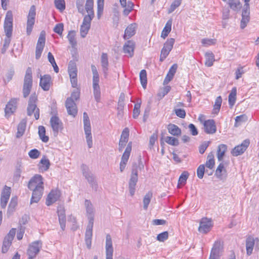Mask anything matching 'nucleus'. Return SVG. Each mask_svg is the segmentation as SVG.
I'll use <instances>...</instances> for the list:
<instances>
[{
  "mask_svg": "<svg viewBox=\"0 0 259 259\" xmlns=\"http://www.w3.org/2000/svg\"><path fill=\"white\" fill-rule=\"evenodd\" d=\"M91 69L93 74V88L94 95L96 101L99 102L101 97L100 87L99 85V75L96 67L94 65H91Z\"/></svg>",
  "mask_w": 259,
  "mask_h": 259,
  "instance_id": "nucleus-1",
  "label": "nucleus"
},
{
  "mask_svg": "<svg viewBox=\"0 0 259 259\" xmlns=\"http://www.w3.org/2000/svg\"><path fill=\"white\" fill-rule=\"evenodd\" d=\"M37 100V97L35 93L32 94L28 101V104L27 109V113L28 116H31L34 113V116L35 119L37 120L39 118V109L37 108L36 102Z\"/></svg>",
  "mask_w": 259,
  "mask_h": 259,
  "instance_id": "nucleus-2",
  "label": "nucleus"
},
{
  "mask_svg": "<svg viewBox=\"0 0 259 259\" xmlns=\"http://www.w3.org/2000/svg\"><path fill=\"white\" fill-rule=\"evenodd\" d=\"M32 85V70L28 67L24 79L23 94L24 98H26L29 94Z\"/></svg>",
  "mask_w": 259,
  "mask_h": 259,
  "instance_id": "nucleus-3",
  "label": "nucleus"
},
{
  "mask_svg": "<svg viewBox=\"0 0 259 259\" xmlns=\"http://www.w3.org/2000/svg\"><path fill=\"white\" fill-rule=\"evenodd\" d=\"M84 130L85 138L88 147L91 148L93 145L92 137L91 134V127L89 117L87 113L84 112L83 114Z\"/></svg>",
  "mask_w": 259,
  "mask_h": 259,
  "instance_id": "nucleus-4",
  "label": "nucleus"
},
{
  "mask_svg": "<svg viewBox=\"0 0 259 259\" xmlns=\"http://www.w3.org/2000/svg\"><path fill=\"white\" fill-rule=\"evenodd\" d=\"M42 244L40 240L34 241L29 244L27 250V254L29 258L34 259L36 257L42 247Z\"/></svg>",
  "mask_w": 259,
  "mask_h": 259,
  "instance_id": "nucleus-5",
  "label": "nucleus"
},
{
  "mask_svg": "<svg viewBox=\"0 0 259 259\" xmlns=\"http://www.w3.org/2000/svg\"><path fill=\"white\" fill-rule=\"evenodd\" d=\"M250 0H244L245 4L242 13V19L240 23V28L244 29L250 20V9L249 2Z\"/></svg>",
  "mask_w": 259,
  "mask_h": 259,
  "instance_id": "nucleus-6",
  "label": "nucleus"
},
{
  "mask_svg": "<svg viewBox=\"0 0 259 259\" xmlns=\"http://www.w3.org/2000/svg\"><path fill=\"white\" fill-rule=\"evenodd\" d=\"M175 40L173 38H169L164 44L163 47L161 51L160 61L162 62L168 55L173 48Z\"/></svg>",
  "mask_w": 259,
  "mask_h": 259,
  "instance_id": "nucleus-7",
  "label": "nucleus"
},
{
  "mask_svg": "<svg viewBox=\"0 0 259 259\" xmlns=\"http://www.w3.org/2000/svg\"><path fill=\"white\" fill-rule=\"evenodd\" d=\"M4 30L6 36L11 37L13 30V15L11 11H8L5 22Z\"/></svg>",
  "mask_w": 259,
  "mask_h": 259,
  "instance_id": "nucleus-8",
  "label": "nucleus"
},
{
  "mask_svg": "<svg viewBox=\"0 0 259 259\" xmlns=\"http://www.w3.org/2000/svg\"><path fill=\"white\" fill-rule=\"evenodd\" d=\"M36 15L35 7L34 5L30 7L27 16L26 32L28 35H30L35 22Z\"/></svg>",
  "mask_w": 259,
  "mask_h": 259,
  "instance_id": "nucleus-9",
  "label": "nucleus"
},
{
  "mask_svg": "<svg viewBox=\"0 0 259 259\" xmlns=\"http://www.w3.org/2000/svg\"><path fill=\"white\" fill-rule=\"evenodd\" d=\"M81 169L83 175L85 177L88 182L91 184L92 188L97 191L98 189V185L95 180L93 175L90 171L89 167L86 165L82 164L81 165Z\"/></svg>",
  "mask_w": 259,
  "mask_h": 259,
  "instance_id": "nucleus-10",
  "label": "nucleus"
},
{
  "mask_svg": "<svg viewBox=\"0 0 259 259\" xmlns=\"http://www.w3.org/2000/svg\"><path fill=\"white\" fill-rule=\"evenodd\" d=\"M45 32L42 31L40 32L36 47L35 58L37 60L40 58L45 45Z\"/></svg>",
  "mask_w": 259,
  "mask_h": 259,
  "instance_id": "nucleus-11",
  "label": "nucleus"
},
{
  "mask_svg": "<svg viewBox=\"0 0 259 259\" xmlns=\"http://www.w3.org/2000/svg\"><path fill=\"white\" fill-rule=\"evenodd\" d=\"M138 170L137 168L132 169L131 178L128 182V189L130 195L133 196L135 194L136 186L138 182Z\"/></svg>",
  "mask_w": 259,
  "mask_h": 259,
  "instance_id": "nucleus-12",
  "label": "nucleus"
},
{
  "mask_svg": "<svg viewBox=\"0 0 259 259\" xmlns=\"http://www.w3.org/2000/svg\"><path fill=\"white\" fill-rule=\"evenodd\" d=\"M132 148V142H130L128 143L127 146L126 147L125 150L121 157V160L120 163V170L121 172H122L125 169V166L131 154Z\"/></svg>",
  "mask_w": 259,
  "mask_h": 259,
  "instance_id": "nucleus-13",
  "label": "nucleus"
},
{
  "mask_svg": "<svg viewBox=\"0 0 259 259\" xmlns=\"http://www.w3.org/2000/svg\"><path fill=\"white\" fill-rule=\"evenodd\" d=\"M28 187L29 189H34L38 187H44L43 178L41 175H35L29 181Z\"/></svg>",
  "mask_w": 259,
  "mask_h": 259,
  "instance_id": "nucleus-14",
  "label": "nucleus"
},
{
  "mask_svg": "<svg viewBox=\"0 0 259 259\" xmlns=\"http://www.w3.org/2000/svg\"><path fill=\"white\" fill-rule=\"evenodd\" d=\"M50 123L53 129L54 134L57 136L58 132L63 128V123L59 118L56 116H53L50 119Z\"/></svg>",
  "mask_w": 259,
  "mask_h": 259,
  "instance_id": "nucleus-15",
  "label": "nucleus"
},
{
  "mask_svg": "<svg viewBox=\"0 0 259 259\" xmlns=\"http://www.w3.org/2000/svg\"><path fill=\"white\" fill-rule=\"evenodd\" d=\"M106 259H113V247L112 238L110 234L106 236Z\"/></svg>",
  "mask_w": 259,
  "mask_h": 259,
  "instance_id": "nucleus-16",
  "label": "nucleus"
},
{
  "mask_svg": "<svg viewBox=\"0 0 259 259\" xmlns=\"http://www.w3.org/2000/svg\"><path fill=\"white\" fill-rule=\"evenodd\" d=\"M212 227V223L210 219L203 218L200 221L198 230L200 232L206 234L210 230Z\"/></svg>",
  "mask_w": 259,
  "mask_h": 259,
  "instance_id": "nucleus-17",
  "label": "nucleus"
},
{
  "mask_svg": "<svg viewBox=\"0 0 259 259\" xmlns=\"http://www.w3.org/2000/svg\"><path fill=\"white\" fill-rule=\"evenodd\" d=\"M11 191V188L7 186H5L2 191L1 197V206L2 208H5L7 206L10 197Z\"/></svg>",
  "mask_w": 259,
  "mask_h": 259,
  "instance_id": "nucleus-18",
  "label": "nucleus"
},
{
  "mask_svg": "<svg viewBox=\"0 0 259 259\" xmlns=\"http://www.w3.org/2000/svg\"><path fill=\"white\" fill-rule=\"evenodd\" d=\"M61 196L60 191L58 190H52L48 195L46 204L47 206H50L58 200Z\"/></svg>",
  "mask_w": 259,
  "mask_h": 259,
  "instance_id": "nucleus-19",
  "label": "nucleus"
},
{
  "mask_svg": "<svg viewBox=\"0 0 259 259\" xmlns=\"http://www.w3.org/2000/svg\"><path fill=\"white\" fill-rule=\"evenodd\" d=\"M222 250L223 246L221 242H215L211 249L209 259H219Z\"/></svg>",
  "mask_w": 259,
  "mask_h": 259,
  "instance_id": "nucleus-20",
  "label": "nucleus"
},
{
  "mask_svg": "<svg viewBox=\"0 0 259 259\" xmlns=\"http://www.w3.org/2000/svg\"><path fill=\"white\" fill-rule=\"evenodd\" d=\"M57 213L59 218V222L61 229L64 231L66 227V214L64 207L62 205H59L57 208Z\"/></svg>",
  "mask_w": 259,
  "mask_h": 259,
  "instance_id": "nucleus-21",
  "label": "nucleus"
},
{
  "mask_svg": "<svg viewBox=\"0 0 259 259\" xmlns=\"http://www.w3.org/2000/svg\"><path fill=\"white\" fill-rule=\"evenodd\" d=\"M249 140H244L241 144L236 146L232 151V154L234 156H237L243 153L249 145Z\"/></svg>",
  "mask_w": 259,
  "mask_h": 259,
  "instance_id": "nucleus-22",
  "label": "nucleus"
},
{
  "mask_svg": "<svg viewBox=\"0 0 259 259\" xmlns=\"http://www.w3.org/2000/svg\"><path fill=\"white\" fill-rule=\"evenodd\" d=\"M65 106L68 114L75 117L77 113L76 105L74 101L71 98H67Z\"/></svg>",
  "mask_w": 259,
  "mask_h": 259,
  "instance_id": "nucleus-23",
  "label": "nucleus"
},
{
  "mask_svg": "<svg viewBox=\"0 0 259 259\" xmlns=\"http://www.w3.org/2000/svg\"><path fill=\"white\" fill-rule=\"evenodd\" d=\"M17 100L14 98L11 99L7 103L5 109L6 117H9L15 111L17 108Z\"/></svg>",
  "mask_w": 259,
  "mask_h": 259,
  "instance_id": "nucleus-24",
  "label": "nucleus"
},
{
  "mask_svg": "<svg viewBox=\"0 0 259 259\" xmlns=\"http://www.w3.org/2000/svg\"><path fill=\"white\" fill-rule=\"evenodd\" d=\"M204 131L208 134H212L216 132L217 127L213 120H207L204 123Z\"/></svg>",
  "mask_w": 259,
  "mask_h": 259,
  "instance_id": "nucleus-25",
  "label": "nucleus"
},
{
  "mask_svg": "<svg viewBox=\"0 0 259 259\" xmlns=\"http://www.w3.org/2000/svg\"><path fill=\"white\" fill-rule=\"evenodd\" d=\"M44 187H38V188L34 189H30L33 191L30 203H37L38 202L42 197Z\"/></svg>",
  "mask_w": 259,
  "mask_h": 259,
  "instance_id": "nucleus-26",
  "label": "nucleus"
},
{
  "mask_svg": "<svg viewBox=\"0 0 259 259\" xmlns=\"http://www.w3.org/2000/svg\"><path fill=\"white\" fill-rule=\"evenodd\" d=\"M51 77L50 75L47 74L41 77L39 85L41 88L46 91L50 90L51 87Z\"/></svg>",
  "mask_w": 259,
  "mask_h": 259,
  "instance_id": "nucleus-27",
  "label": "nucleus"
},
{
  "mask_svg": "<svg viewBox=\"0 0 259 259\" xmlns=\"http://www.w3.org/2000/svg\"><path fill=\"white\" fill-rule=\"evenodd\" d=\"M84 205L89 221L94 222V208L91 202L86 199L84 201Z\"/></svg>",
  "mask_w": 259,
  "mask_h": 259,
  "instance_id": "nucleus-28",
  "label": "nucleus"
},
{
  "mask_svg": "<svg viewBox=\"0 0 259 259\" xmlns=\"http://www.w3.org/2000/svg\"><path fill=\"white\" fill-rule=\"evenodd\" d=\"M135 47V43L133 41L128 40L123 46V52L131 57L134 55Z\"/></svg>",
  "mask_w": 259,
  "mask_h": 259,
  "instance_id": "nucleus-29",
  "label": "nucleus"
},
{
  "mask_svg": "<svg viewBox=\"0 0 259 259\" xmlns=\"http://www.w3.org/2000/svg\"><path fill=\"white\" fill-rule=\"evenodd\" d=\"M178 68V65L177 64H174L172 65V66L170 68L168 73L167 74L164 81L163 84H166L169 81H170L173 78L176 72V71Z\"/></svg>",
  "mask_w": 259,
  "mask_h": 259,
  "instance_id": "nucleus-30",
  "label": "nucleus"
},
{
  "mask_svg": "<svg viewBox=\"0 0 259 259\" xmlns=\"http://www.w3.org/2000/svg\"><path fill=\"white\" fill-rule=\"evenodd\" d=\"M137 25L136 23L129 25L125 29L123 38L124 39H128L133 36L136 33Z\"/></svg>",
  "mask_w": 259,
  "mask_h": 259,
  "instance_id": "nucleus-31",
  "label": "nucleus"
},
{
  "mask_svg": "<svg viewBox=\"0 0 259 259\" xmlns=\"http://www.w3.org/2000/svg\"><path fill=\"white\" fill-rule=\"evenodd\" d=\"M101 65L103 68V71L105 76L107 75L108 70V57L107 53H103L101 57Z\"/></svg>",
  "mask_w": 259,
  "mask_h": 259,
  "instance_id": "nucleus-32",
  "label": "nucleus"
},
{
  "mask_svg": "<svg viewBox=\"0 0 259 259\" xmlns=\"http://www.w3.org/2000/svg\"><path fill=\"white\" fill-rule=\"evenodd\" d=\"M254 245V239L253 237L249 236L246 240V248L247 254L250 255L253 251Z\"/></svg>",
  "mask_w": 259,
  "mask_h": 259,
  "instance_id": "nucleus-33",
  "label": "nucleus"
},
{
  "mask_svg": "<svg viewBox=\"0 0 259 259\" xmlns=\"http://www.w3.org/2000/svg\"><path fill=\"white\" fill-rule=\"evenodd\" d=\"M68 71L70 78H77V68L75 63L73 61H70L68 64Z\"/></svg>",
  "mask_w": 259,
  "mask_h": 259,
  "instance_id": "nucleus-34",
  "label": "nucleus"
},
{
  "mask_svg": "<svg viewBox=\"0 0 259 259\" xmlns=\"http://www.w3.org/2000/svg\"><path fill=\"white\" fill-rule=\"evenodd\" d=\"M27 121L25 119H22L17 127L16 137L19 138L23 136L26 129Z\"/></svg>",
  "mask_w": 259,
  "mask_h": 259,
  "instance_id": "nucleus-35",
  "label": "nucleus"
},
{
  "mask_svg": "<svg viewBox=\"0 0 259 259\" xmlns=\"http://www.w3.org/2000/svg\"><path fill=\"white\" fill-rule=\"evenodd\" d=\"M227 150V146L225 144H221L218 147L217 157L218 160L221 161L223 160L225 153Z\"/></svg>",
  "mask_w": 259,
  "mask_h": 259,
  "instance_id": "nucleus-36",
  "label": "nucleus"
},
{
  "mask_svg": "<svg viewBox=\"0 0 259 259\" xmlns=\"http://www.w3.org/2000/svg\"><path fill=\"white\" fill-rule=\"evenodd\" d=\"M168 132L173 136H179L181 134V129L176 124H169L167 126Z\"/></svg>",
  "mask_w": 259,
  "mask_h": 259,
  "instance_id": "nucleus-37",
  "label": "nucleus"
},
{
  "mask_svg": "<svg viewBox=\"0 0 259 259\" xmlns=\"http://www.w3.org/2000/svg\"><path fill=\"white\" fill-rule=\"evenodd\" d=\"M205 65L207 67H211L213 65L214 61V55L211 52H207L205 54Z\"/></svg>",
  "mask_w": 259,
  "mask_h": 259,
  "instance_id": "nucleus-38",
  "label": "nucleus"
},
{
  "mask_svg": "<svg viewBox=\"0 0 259 259\" xmlns=\"http://www.w3.org/2000/svg\"><path fill=\"white\" fill-rule=\"evenodd\" d=\"M172 22V19L168 20L161 32V37L164 39L165 38L166 36H167L168 34L171 31Z\"/></svg>",
  "mask_w": 259,
  "mask_h": 259,
  "instance_id": "nucleus-39",
  "label": "nucleus"
},
{
  "mask_svg": "<svg viewBox=\"0 0 259 259\" xmlns=\"http://www.w3.org/2000/svg\"><path fill=\"white\" fill-rule=\"evenodd\" d=\"M67 37L71 47L73 48H75L77 46L75 32L74 31H70Z\"/></svg>",
  "mask_w": 259,
  "mask_h": 259,
  "instance_id": "nucleus-40",
  "label": "nucleus"
},
{
  "mask_svg": "<svg viewBox=\"0 0 259 259\" xmlns=\"http://www.w3.org/2000/svg\"><path fill=\"white\" fill-rule=\"evenodd\" d=\"M226 171L224 168V164L223 162H222L218 166L215 171V175L218 179L222 180L224 178V173H226Z\"/></svg>",
  "mask_w": 259,
  "mask_h": 259,
  "instance_id": "nucleus-41",
  "label": "nucleus"
},
{
  "mask_svg": "<svg viewBox=\"0 0 259 259\" xmlns=\"http://www.w3.org/2000/svg\"><path fill=\"white\" fill-rule=\"evenodd\" d=\"M153 196V193L151 191H149L146 194L143 198V208L144 210H147L148 205L151 201V198Z\"/></svg>",
  "mask_w": 259,
  "mask_h": 259,
  "instance_id": "nucleus-42",
  "label": "nucleus"
},
{
  "mask_svg": "<svg viewBox=\"0 0 259 259\" xmlns=\"http://www.w3.org/2000/svg\"><path fill=\"white\" fill-rule=\"evenodd\" d=\"M237 89L236 87H234L229 95V104L232 107L235 104L236 99Z\"/></svg>",
  "mask_w": 259,
  "mask_h": 259,
  "instance_id": "nucleus-43",
  "label": "nucleus"
},
{
  "mask_svg": "<svg viewBox=\"0 0 259 259\" xmlns=\"http://www.w3.org/2000/svg\"><path fill=\"white\" fill-rule=\"evenodd\" d=\"M228 5L230 8L234 11H238L241 7V4L239 0H229Z\"/></svg>",
  "mask_w": 259,
  "mask_h": 259,
  "instance_id": "nucleus-44",
  "label": "nucleus"
},
{
  "mask_svg": "<svg viewBox=\"0 0 259 259\" xmlns=\"http://www.w3.org/2000/svg\"><path fill=\"white\" fill-rule=\"evenodd\" d=\"M40 164L41 165L40 167V168L41 170L47 171L49 169L50 166V162L49 160L47 158L46 156H44L40 161Z\"/></svg>",
  "mask_w": 259,
  "mask_h": 259,
  "instance_id": "nucleus-45",
  "label": "nucleus"
},
{
  "mask_svg": "<svg viewBox=\"0 0 259 259\" xmlns=\"http://www.w3.org/2000/svg\"><path fill=\"white\" fill-rule=\"evenodd\" d=\"M206 167L212 169L214 165V160L213 154L212 152H210L207 156V160L205 163Z\"/></svg>",
  "mask_w": 259,
  "mask_h": 259,
  "instance_id": "nucleus-46",
  "label": "nucleus"
},
{
  "mask_svg": "<svg viewBox=\"0 0 259 259\" xmlns=\"http://www.w3.org/2000/svg\"><path fill=\"white\" fill-rule=\"evenodd\" d=\"M16 234V229L12 228L9 233L5 236L4 241H6L7 243H10L11 245L12 242Z\"/></svg>",
  "mask_w": 259,
  "mask_h": 259,
  "instance_id": "nucleus-47",
  "label": "nucleus"
},
{
  "mask_svg": "<svg viewBox=\"0 0 259 259\" xmlns=\"http://www.w3.org/2000/svg\"><path fill=\"white\" fill-rule=\"evenodd\" d=\"M38 134L40 139L44 142H47L49 141V137L45 135L46 129L44 126L40 125L38 127Z\"/></svg>",
  "mask_w": 259,
  "mask_h": 259,
  "instance_id": "nucleus-48",
  "label": "nucleus"
},
{
  "mask_svg": "<svg viewBox=\"0 0 259 259\" xmlns=\"http://www.w3.org/2000/svg\"><path fill=\"white\" fill-rule=\"evenodd\" d=\"M140 78L142 87L143 88L145 89L147 83V73L145 70L143 69L141 71L140 73Z\"/></svg>",
  "mask_w": 259,
  "mask_h": 259,
  "instance_id": "nucleus-49",
  "label": "nucleus"
},
{
  "mask_svg": "<svg viewBox=\"0 0 259 259\" xmlns=\"http://www.w3.org/2000/svg\"><path fill=\"white\" fill-rule=\"evenodd\" d=\"M17 205V198L16 197L12 198L10 203L9 205L8 213H13L15 209L16 206Z\"/></svg>",
  "mask_w": 259,
  "mask_h": 259,
  "instance_id": "nucleus-50",
  "label": "nucleus"
},
{
  "mask_svg": "<svg viewBox=\"0 0 259 259\" xmlns=\"http://www.w3.org/2000/svg\"><path fill=\"white\" fill-rule=\"evenodd\" d=\"M94 222L89 221L85 234V238L92 239Z\"/></svg>",
  "mask_w": 259,
  "mask_h": 259,
  "instance_id": "nucleus-51",
  "label": "nucleus"
},
{
  "mask_svg": "<svg viewBox=\"0 0 259 259\" xmlns=\"http://www.w3.org/2000/svg\"><path fill=\"white\" fill-rule=\"evenodd\" d=\"M247 120V117L245 114L238 116L235 118V126L237 127L241 124V123L245 122Z\"/></svg>",
  "mask_w": 259,
  "mask_h": 259,
  "instance_id": "nucleus-52",
  "label": "nucleus"
},
{
  "mask_svg": "<svg viewBox=\"0 0 259 259\" xmlns=\"http://www.w3.org/2000/svg\"><path fill=\"white\" fill-rule=\"evenodd\" d=\"M189 174L187 171L182 172L179 179V185H184L185 184Z\"/></svg>",
  "mask_w": 259,
  "mask_h": 259,
  "instance_id": "nucleus-53",
  "label": "nucleus"
},
{
  "mask_svg": "<svg viewBox=\"0 0 259 259\" xmlns=\"http://www.w3.org/2000/svg\"><path fill=\"white\" fill-rule=\"evenodd\" d=\"M54 3L56 8L61 12L65 9V2L64 0H55Z\"/></svg>",
  "mask_w": 259,
  "mask_h": 259,
  "instance_id": "nucleus-54",
  "label": "nucleus"
},
{
  "mask_svg": "<svg viewBox=\"0 0 259 259\" xmlns=\"http://www.w3.org/2000/svg\"><path fill=\"white\" fill-rule=\"evenodd\" d=\"M165 141L167 144L172 146H178L179 144V140L178 139L171 137H166L165 138Z\"/></svg>",
  "mask_w": 259,
  "mask_h": 259,
  "instance_id": "nucleus-55",
  "label": "nucleus"
},
{
  "mask_svg": "<svg viewBox=\"0 0 259 259\" xmlns=\"http://www.w3.org/2000/svg\"><path fill=\"white\" fill-rule=\"evenodd\" d=\"M182 0H175L170 6L168 9V13L174 12L178 7H179L182 3Z\"/></svg>",
  "mask_w": 259,
  "mask_h": 259,
  "instance_id": "nucleus-56",
  "label": "nucleus"
},
{
  "mask_svg": "<svg viewBox=\"0 0 259 259\" xmlns=\"http://www.w3.org/2000/svg\"><path fill=\"white\" fill-rule=\"evenodd\" d=\"M90 28V26L82 24L80 29V35L82 37H84L86 36Z\"/></svg>",
  "mask_w": 259,
  "mask_h": 259,
  "instance_id": "nucleus-57",
  "label": "nucleus"
},
{
  "mask_svg": "<svg viewBox=\"0 0 259 259\" xmlns=\"http://www.w3.org/2000/svg\"><path fill=\"white\" fill-rule=\"evenodd\" d=\"M201 43L205 47H208L214 45L216 43V39L211 38H203L201 40Z\"/></svg>",
  "mask_w": 259,
  "mask_h": 259,
  "instance_id": "nucleus-58",
  "label": "nucleus"
},
{
  "mask_svg": "<svg viewBox=\"0 0 259 259\" xmlns=\"http://www.w3.org/2000/svg\"><path fill=\"white\" fill-rule=\"evenodd\" d=\"M168 232L167 231H164L161 233L159 234L157 236V240L160 242H164L168 239Z\"/></svg>",
  "mask_w": 259,
  "mask_h": 259,
  "instance_id": "nucleus-59",
  "label": "nucleus"
},
{
  "mask_svg": "<svg viewBox=\"0 0 259 259\" xmlns=\"http://www.w3.org/2000/svg\"><path fill=\"white\" fill-rule=\"evenodd\" d=\"M94 2H87L85 4V10L88 14H91L94 15V13L93 11Z\"/></svg>",
  "mask_w": 259,
  "mask_h": 259,
  "instance_id": "nucleus-60",
  "label": "nucleus"
},
{
  "mask_svg": "<svg viewBox=\"0 0 259 259\" xmlns=\"http://www.w3.org/2000/svg\"><path fill=\"white\" fill-rule=\"evenodd\" d=\"M141 104V103L140 102L135 105L133 115L134 118H137L140 114Z\"/></svg>",
  "mask_w": 259,
  "mask_h": 259,
  "instance_id": "nucleus-61",
  "label": "nucleus"
},
{
  "mask_svg": "<svg viewBox=\"0 0 259 259\" xmlns=\"http://www.w3.org/2000/svg\"><path fill=\"white\" fill-rule=\"evenodd\" d=\"M205 171L204 165H200L197 170V176L199 179H201L203 178Z\"/></svg>",
  "mask_w": 259,
  "mask_h": 259,
  "instance_id": "nucleus-62",
  "label": "nucleus"
},
{
  "mask_svg": "<svg viewBox=\"0 0 259 259\" xmlns=\"http://www.w3.org/2000/svg\"><path fill=\"white\" fill-rule=\"evenodd\" d=\"M104 0H98L97 1V5H98V17H100V15L102 13L104 8Z\"/></svg>",
  "mask_w": 259,
  "mask_h": 259,
  "instance_id": "nucleus-63",
  "label": "nucleus"
},
{
  "mask_svg": "<svg viewBox=\"0 0 259 259\" xmlns=\"http://www.w3.org/2000/svg\"><path fill=\"white\" fill-rule=\"evenodd\" d=\"M28 155L30 158L32 159H36L39 157L40 155V152L38 150L34 149L31 150L29 152Z\"/></svg>",
  "mask_w": 259,
  "mask_h": 259,
  "instance_id": "nucleus-64",
  "label": "nucleus"
}]
</instances>
